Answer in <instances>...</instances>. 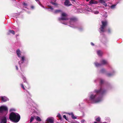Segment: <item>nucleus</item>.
I'll use <instances>...</instances> for the list:
<instances>
[{
    "mask_svg": "<svg viewBox=\"0 0 123 123\" xmlns=\"http://www.w3.org/2000/svg\"><path fill=\"white\" fill-rule=\"evenodd\" d=\"M100 81V86L98 88L95 89L90 92L88 95L89 99L86 98L84 100L85 101L92 103H97L102 101L103 99V96L108 89H111V86L110 84L105 83L104 80L101 79H97L94 80L96 82L97 81Z\"/></svg>",
    "mask_w": 123,
    "mask_h": 123,
    "instance_id": "1",
    "label": "nucleus"
},
{
    "mask_svg": "<svg viewBox=\"0 0 123 123\" xmlns=\"http://www.w3.org/2000/svg\"><path fill=\"white\" fill-rule=\"evenodd\" d=\"M72 17L69 19L67 17V15L65 13L63 12L62 14L61 17L58 18V20L62 24L69 25L70 26V19Z\"/></svg>",
    "mask_w": 123,
    "mask_h": 123,
    "instance_id": "2",
    "label": "nucleus"
},
{
    "mask_svg": "<svg viewBox=\"0 0 123 123\" xmlns=\"http://www.w3.org/2000/svg\"><path fill=\"white\" fill-rule=\"evenodd\" d=\"M77 20V18L75 17L71 18L70 21V26L74 28H78L79 31H82L83 30L84 28L82 27H78L77 24L76 22Z\"/></svg>",
    "mask_w": 123,
    "mask_h": 123,
    "instance_id": "3",
    "label": "nucleus"
},
{
    "mask_svg": "<svg viewBox=\"0 0 123 123\" xmlns=\"http://www.w3.org/2000/svg\"><path fill=\"white\" fill-rule=\"evenodd\" d=\"M20 118L19 115L16 112H11L9 116V119L10 120L14 123L18 122L19 121Z\"/></svg>",
    "mask_w": 123,
    "mask_h": 123,
    "instance_id": "4",
    "label": "nucleus"
},
{
    "mask_svg": "<svg viewBox=\"0 0 123 123\" xmlns=\"http://www.w3.org/2000/svg\"><path fill=\"white\" fill-rule=\"evenodd\" d=\"M16 52L18 56L20 58V60L19 62V64L21 68L22 65L24 63V62L25 60L26 57L25 55L21 56V52L19 49L17 50Z\"/></svg>",
    "mask_w": 123,
    "mask_h": 123,
    "instance_id": "5",
    "label": "nucleus"
},
{
    "mask_svg": "<svg viewBox=\"0 0 123 123\" xmlns=\"http://www.w3.org/2000/svg\"><path fill=\"white\" fill-rule=\"evenodd\" d=\"M8 111V108L6 105H3L0 107V113L6 115L7 114Z\"/></svg>",
    "mask_w": 123,
    "mask_h": 123,
    "instance_id": "6",
    "label": "nucleus"
},
{
    "mask_svg": "<svg viewBox=\"0 0 123 123\" xmlns=\"http://www.w3.org/2000/svg\"><path fill=\"white\" fill-rule=\"evenodd\" d=\"M102 25L101 28H99V32L101 34H102L105 31V28L107 24V22L106 21H101Z\"/></svg>",
    "mask_w": 123,
    "mask_h": 123,
    "instance_id": "7",
    "label": "nucleus"
},
{
    "mask_svg": "<svg viewBox=\"0 0 123 123\" xmlns=\"http://www.w3.org/2000/svg\"><path fill=\"white\" fill-rule=\"evenodd\" d=\"M50 7L48 8H46L48 9V10L50 12H52L55 14H57L61 12H62V10H57L54 11V8L53 7L49 6Z\"/></svg>",
    "mask_w": 123,
    "mask_h": 123,
    "instance_id": "8",
    "label": "nucleus"
},
{
    "mask_svg": "<svg viewBox=\"0 0 123 123\" xmlns=\"http://www.w3.org/2000/svg\"><path fill=\"white\" fill-rule=\"evenodd\" d=\"M54 119L53 117H48L46 120V123H54Z\"/></svg>",
    "mask_w": 123,
    "mask_h": 123,
    "instance_id": "9",
    "label": "nucleus"
},
{
    "mask_svg": "<svg viewBox=\"0 0 123 123\" xmlns=\"http://www.w3.org/2000/svg\"><path fill=\"white\" fill-rule=\"evenodd\" d=\"M0 99L3 102H5L9 100V99L5 96H0Z\"/></svg>",
    "mask_w": 123,
    "mask_h": 123,
    "instance_id": "10",
    "label": "nucleus"
},
{
    "mask_svg": "<svg viewBox=\"0 0 123 123\" xmlns=\"http://www.w3.org/2000/svg\"><path fill=\"white\" fill-rule=\"evenodd\" d=\"M109 68L111 70V73L113 76L116 73V71L114 70L109 65Z\"/></svg>",
    "mask_w": 123,
    "mask_h": 123,
    "instance_id": "11",
    "label": "nucleus"
},
{
    "mask_svg": "<svg viewBox=\"0 0 123 123\" xmlns=\"http://www.w3.org/2000/svg\"><path fill=\"white\" fill-rule=\"evenodd\" d=\"M64 4L66 6H69L72 5V4H70L69 0H65L64 2Z\"/></svg>",
    "mask_w": 123,
    "mask_h": 123,
    "instance_id": "12",
    "label": "nucleus"
},
{
    "mask_svg": "<svg viewBox=\"0 0 123 123\" xmlns=\"http://www.w3.org/2000/svg\"><path fill=\"white\" fill-rule=\"evenodd\" d=\"M100 63L102 66L103 65H107L108 64V61L106 60L102 59L100 61Z\"/></svg>",
    "mask_w": 123,
    "mask_h": 123,
    "instance_id": "13",
    "label": "nucleus"
},
{
    "mask_svg": "<svg viewBox=\"0 0 123 123\" xmlns=\"http://www.w3.org/2000/svg\"><path fill=\"white\" fill-rule=\"evenodd\" d=\"M25 92L26 93L27 97L30 100L31 99L30 98L31 97V95L29 92L26 90Z\"/></svg>",
    "mask_w": 123,
    "mask_h": 123,
    "instance_id": "14",
    "label": "nucleus"
},
{
    "mask_svg": "<svg viewBox=\"0 0 123 123\" xmlns=\"http://www.w3.org/2000/svg\"><path fill=\"white\" fill-rule=\"evenodd\" d=\"M68 114L69 115H71L72 118L73 119H76L77 118V117L74 116L73 113L72 112L68 113Z\"/></svg>",
    "mask_w": 123,
    "mask_h": 123,
    "instance_id": "15",
    "label": "nucleus"
},
{
    "mask_svg": "<svg viewBox=\"0 0 123 123\" xmlns=\"http://www.w3.org/2000/svg\"><path fill=\"white\" fill-rule=\"evenodd\" d=\"M68 114L69 115H71L72 118L73 119H76L77 118V117L74 116L73 113L72 112L68 113Z\"/></svg>",
    "mask_w": 123,
    "mask_h": 123,
    "instance_id": "16",
    "label": "nucleus"
},
{
    "mask_svg": "<svg viewBox=\"0 0 123 123\" xmlns=\"http://www.w3.org/2000/svg\"><path fill=\"white\" fill-rule=\"evenodd\" d=\"M90 4L92 5L93 4H97L98 2L94 0H90L89 2Z\"/></svg>",
    "mask_w": 123,
    "mask_h": 123,
    "instance_id": "17",
    "label": "nucleus"
},
{
    "mask_svg": "<svg viewBox=\"0 0 123 123\" xmlns=\"http://www.w3.org/2000/svg\"><path fill=\"white\" fill-rule=\"evenodd\" d=\"M10 33H12L13 35H14L15 33L14 31L12 30H9L7 33L8 35H9Z\"/></svg>",
    "mask_w": 123,
    "mask_h": 123,
    "instance_id": "18",
    "label": "nucleus"
},
{
    "mask_svg": "<svg viewBox=\"0 0 123 123\" xmlns=\"http://www.w3.org/2000/svg\"><path fill=\"white\" fill-rule=\"evenodd\" d=\"M97 54L99 56H101L103 54L102 51L100 50H97Z\"/></svg>",
    "mask_w": 123,
    "mask_h": 123,
    "instance_id": "19",
    "label": "nucleus"
},
{
    "mask_svg": "<svg viewBox=\"0 0 123 123\" xmlns=\"http://www.w3.org/2000/svg\"><path fill=\"white\" fill-rule=\"evenodd\" d=\"M94 64L95 66L97 67H98L102 66L101 63H100L97 62H96L94 63Z\"/></svg>",
    "mask_w": 123,
    "mask_h": 123,
    "instance_id": "20",
    "label": "nucleus"
},
{
    "mask_svg": "<svg viewBox=\"0 0 123 123\" xmlns=\"http://www.w3.org/2000/svg\"><path fill=\"white\" fill-rule=\"evenodd\" d=\"M100 72L102 73L105 74H106V70L105 69L103 68L101 70Z\"/></svg>",
    "mask_w": 123,
    "mask_h": 123,
    "instance_id": "21",
    "label": "nucleus"
},
{
    "mask_svg": "<svg viewBox=\"0 0 123 123\" xmlns=\"http://www.w3.org/2000/svg\"><path fill=\"white\" fill-rule=\"evenodd\" d=\"M31 110H30L31 112H35V107L33 106H31Z\"/></svg>",
    "mask_w": 123,
    "mask_h": 123,
    "instance_id": "22",
    "label": "nucleus"
},
{
    "mask_svg": "<svg viewBox=\"0 0 123 123\" xmlns=\"http://www.w3.org/2000/svg\"><path fill=\"white\" fill-rule=\"evenodd\" d=\"M106 75L108 77H110L113 76L111 73H106Z\"/></svg>",
    "mask_w": 123,
    "mask_h": 123,
    "instance_id": "23",
    "label": "nucleus"
},
{
    "mask_svg": "<svg viewBox=\"0 0 123 123\" xmlns=\"http://www.w3.org/2000/svg\"><path fill=\"white\" fill-rule=\"evenodd\" d=\"M57 117L61 121H62V117L61 116L59 113L58 114V115L57 116Z\"/></svg>",
    "mask_w": 123,
    "mask_h": 123,
    "instance_id": "24",
    "label": "nucleus"
},
{
    "mask_svg": "<svg viewBox=\"0 0 123 123\" xmlns=\"http://www.w3.org/2000/svg\"><path fill=\"white\" fill-rule=\"evenodd\" d=\"M107 31L108 33H111L112 31V29L110 28H108L107 29Z\"/></svg>",
    "mask_w": 123,
    "mask_h": 123,
    "instance_id": "25",
    "label": "nucleus"
},
{
    "mask_svg": "<svg viewBox=\"0 0 123 123\" xmlns=\"http://www.w3.org/2000/svg\"><path fill=\"white\" fill-rule=\"evenodd\" d=\"M116 5H112V6H109V7H110V8L112 9H114L116 7Z\"/></svg>",
    "mask_w": 123,
    "mask_h": 123,
    "instance_id": "26",
    "label": "nucleus"
},
{
    "mask_svg": "<svg viewBox=\"0 0 123 123\" xmlns=\"http://www.w3.org/2000/svg\"><path fill=\"white\" fill-rule=\"evenodd\" d=\"M36 119L37 121H41V120L40 118L38 116H37L36 117Z\"/></svg>",
    "mask_w": 123,
    "mask_h": 123,
    "instance_id": "27",
    "label": "nucleus"
},
{
    "mask_svg": "<svg viewBox=\"0 0 123 123\" xmlns=\"http://www.w3.org/2000/svg\"><path fill=\"white\" fill-rule=\"evenodd\" d=\"M22 78L23 79L24 82H26L27 83L26 80V78L25 77H24L23 75H22Z\"/></svg>",
    "mask_w": 123,
    "mask_h": 123,
    "instance_id": "28",
    "label": "nucleus"
},
{
    "mask_svg": "<svg viewBox=\"0 0 123 123\" xmlns=\"http://www.w3.org/2000/svg\"><path fill=\"white\" fill-rule=\"evenodd\" d=\"M34 119V117L33 116L31 117L30 118V122H31Z\"/></svg>",
    "mask_w": 123,
    "mask_h": 123,
    "instance_id": "29",
    "label": "nucleus"
},
{
    "mask_svg": "<svg viewBox=\"0 0 123 123\" xmlns=\"http://www.w3.org/2000/svg\"><path fill=\"white\" fill-rule=\"evenodd\" d=\"M35 0L37 2V3H38L39 4V5L40 6H42L43 7V8H44V6H42V5H41V4H40V1H39V0Z\"/></svg>",
    "mask_w": 123,
    "mask_h": 123,
    "instance_id": "30",
    "label": "nucleus"
},
{
    "mask_svg": "<svg viewBox=\"0 0 123 123\" xmlns=\"http://www.w3.org/2000/svg\"><path fill=\"white\" fill-rule=\"evenodd\" d=\"M50 3L53 5L54 6H57V4L56 3H54V2H50Z\"/></svg>",
    "mask_w": 123,
    "mask_h": 123,
    "instance_id": "31",
    "label": "nucleus"
},
{
    "mask_svg": "<svg viewBox=\"0 0 123 123\" xmlns=\"http://www.w3.org/2000/svg\"><path fill=\"white\" fill-rule=\"evenodd\" d=\"M99 1L100 3L102 4L105 2L104 0H99Z\"/></svg>",
    "mask_w": 123,
    "mask_h": 123,
    "instance_id": "32",
    "label": "nucleus"
},
{
    "mask_svg": "<svg viewBox=\"0 0 123 123\" xmlns=\"http://www.w3.org/2000/svg\"><path fill=\"white\" fill-rule=\"evenodd\" d=\"M20 85H21V87L24 90H25V87L24 86V85H23V84H20Z\"/></svg>",
    "mask_w": 123,
    "mask_h": 123,
    "instance_id": "33",
    "label": "nucleus"
},
{
    "mask_svg": "<svg viewBox=\"0 0 123 123\" xmlns=\"http://www.w3.org/2000/svg\"><path fill=\"white\" fill-rule=\"evenodd\" d=\"M100 120V118L99 117H98L96 119V120L98 122Z\"/></svg>",
    "mask_w": 123,
    "mask_h": 123,
    "instance_id": "34",
    "label": "nucleus"
},
{
    "mask_svg": "<svg viewBox=\"0 0 123 123\" xmlns=\"http://www.w3.org/2000/svg\"><path fill=\"white\" fill-rule=\"evenodd\" d=\"M10 112L15 111V110L13 108H11L10 109Z\"/></svg>",
    "mask_w": 123,
    "mask_h": 123,
    "instance_id": "35",
    "label": "nucleus"
},
{
    "mask_svg": "<svg viewBox=\"0 0 123 123\" xmlns=\"http://www.w3.org/2000/svg\"><path fill=\"white\" fill-rule=\"evenodd\" d=\"M23 5L25 6H26L27 5V4L25 2H24L23 3Z\"/></svg>",
    "mask_w": 123,
    "mask_h": 123,
    "instance_id": "36",
    "label": "nucleus"
},
{
    "mask_svg": "<svg viewBox=\"0 0 123 123\" xmlns=\"http://www.w3.org/2000/svg\"><path fill=\"white\" fill-rule=\"evenodd\" d=\"M103 4L104 5L105 7H106L107 6V4L105 3V2L104 3H103Z\"/></svg>",
    "mask_w": 123,
    "mask_h": 123,
    "instance_id": "37",
    "label": "nucleus"
},
{
    "mask_svg": "<svg viewBox=\"0 0 123 123\" xmlns=\"http://www.w3.org/2000/svg\"><path fill=\"white\" fill-rule=\"evenodd\" d=\"M94 13L95 14H97L99 13V12L98 11H94Z\"/></svg>",
    "mask_w": 123,
    "mask_h": 123,
    "instance_id": "38",
    "label": "nucleus"
},
{
    "mask_svg": "<svg viewBox=\"0 0 123 123\" xmlns=\"http://www.w3.org/2000/svg\"><path fill=\"white\" fill-rule=\"evenodd\" d=\"M63 117L66 120H67V117L66 115H64L63 116Z\"/></svg>",
    "mask_w": 123,
    "mask_h": 123,
    "instance_id": "39",
    "label": "nucleus"
},
{
    "mask_svg": "<svg viewBox=\"0 0 123 123\" xmlns=\"http://www.w3.org/2000/svg\"><path fill=\"white\" fill-rule=\"evenodd\" d=\"M103 16L105 17H107V15L106 13L104 15H103Z\"/></svg>",
    "mask_w": 123,
    "mask_h": 123,
    "instance_id": "40",
    "label": "nucleus"
},
{
    "mask_svg": "<svg viewBox=\"0 0 123 123\" xmlns=\"http://www.w3.org/2000/svg\"><path fill=\"white\" fill-rule=\"evenodd\" d=\"M85 120H84V119L82 120H81V122L82 123H84L85 122Z\"/></svg>",
    "mask_w": 123,
    "mask_h": 123,
    "instance_id": "41",
    "label": "nucleus"
},
{
    "mask_svg": "<svg viewBox=\"0 0 123 123\" xmlns=\"http://www.w3.org/2000/svg\"><path fill=\"white\" fill-rule=\"evenodd\" d=\"M91 45L92 46H94V44L92 42H91Z\"/></svg>",
    "mask_w": 123,
    "mask_h": 123,
    "instance_id": "42",
    "label": "nucleus"
},
{
    "mask_svg": "<svg viewBox=\"0 0 123 123\" xmlns=\"http://www.w3.org/2000/svg\"><path fill=\"white\" fill-rule=\"evenodd\" d=\"M15 67H16V69L17 70H18V67L17 66H15Z\"/></svg>",
    "mask_w": 123,
    "mask_h": 123,
    "instance_id": "43",
    "label": "nucleus"
},
{
    "mask_svg": "<svg viewBox=\"0 0 123 123\" xmlns=\"http://www.w3.org/2000/svg\"><path fill=\"white\" fill-rule=\"evenodd\" d=\"M31 8H32V9H33L34 8V6H31Z\"/></svg>",
    "mask_w": 123,
    "mask_h": 123,
    "instance_id": "44",
    "label": "nucleus"
},
{
    "mask_svg": "<svg viewBox=\"0 0 123 123\" xmlns=\"http://www.w3.org/2000/svg\"><path fill=\"white\" fill-rule=\"evenodd\" d=\"M88 10L89 11H92L91 9H90V10Z\"/></svg>",
    "mask_w": 123,
    "mask_h": 123,
    "instance_id": "45",
    "label": "nucleus"
},
{
    "mask_svg": "<svg viewBox=\"0 0 123 123\" xmlns=\"http://www.w3.org/2000/svg\"><path fill=\"white\" fill-rule=\"evenodd\" d=\"M72 1H73L74 2L75 1V0H71Z\"/></svg>",
    "mask_w": 123,
    "mask_h": 123,
    "instance_id": "46",
    "label": "nucleus"
},
{
    "mask_svg": "<svg viewBox=\"0 0 123 123\" xmlns=\"http://www.w3.org/2000/svg\"><path fill=\"white\" fill-rule=\"evenodd\" d=\"M86 0V1H88L89 0Z\"/></svg>",
    "mask_w": 123,
    "mask_h": 123,
    "instance_id": "47",
    "label": "nucleus"
},
{
    "mask_svg": "<svg viewBox=\"0 0 123 123\" xmlns=\"http://www.w3.org/2000/svg\"><path fill=\"white\" fill-rule=\"evenodd\" d=\"M110 121V119H108V121Z\"/></svg>",
    "mask_w": 123,
    "mask_h": 123,
    "instance_id": "48",
    "label": "nucleus"
},
{
    "mask_svg": "<svg viewBox=\"0 0 123 123\" xmlns=\"http://www.w3.org/2000/svg\"><path fill=\"white\" fill-rule=\"evenodd\" d=\"M30 106H29L28 107H29V108H30Z\"/></svg>",
    "mask_w": 123,
    "mask_h": 123,
    "instance_id": "49",
    "label": "nucleus"
},
{
    "mask_svg": "<svg viewBox=\"0 0 123 123\" xmlns=\"http://www.w3.org/2000/svg\"><path fill=\"white\" fill-rule=\"evenodd\" d=\"M79 106H80V104H79Z\"/></svg>",
    "mask_w": 123,
    "mask_h": 123,
    "instance_id": "50",
    "label": "nucleus"
},
{
    "mask_svg": "<svg viewBox=\"0 0 123 123\" xmlns=\"http://www.w3.org/2000/svg\"><path fill=\"white\" fill-rule=\"evenodd\" d=\"M103 123H107L106 122Z\"/></svg>",
    "mask_w": 123,
    "mask_h": 123,
    "instance_id": "51",
    "label": "nucleus"
},
{
    "mask_svg": "<svg viewBox=\"0 0 123 123\" xmlns=\"http://www.w3.org/2000/svg\"><path fill=\"white\" fill-rule=\"evenodd\" d=\"M56 123H59L58 122H57Z\"/></svg>",
    "mask_w": 123,
    "mask_h": 123,
    "instance_id": "52",
    "label": "nucleus"
}]
</instances>
